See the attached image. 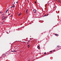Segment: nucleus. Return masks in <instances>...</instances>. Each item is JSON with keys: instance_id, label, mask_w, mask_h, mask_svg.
<instances>
[{"instance_id": "obj_1", "label": "nucleus", "mask_w": 61, "mask_h": 61, "mask_svg": "<svg viewBox=\"0 0 61 61\" xmlns=\"http://www.w3.org/2000/svg\"><path fill=\"white\" fill-rule=\"evenodd\" d=\"M5 17L4 19H6V15H5Z\"/></svg>"}, {"instance_id": "obj_2", "label": "nucleus", "mask_w": 61, "mask_h": 61, "mask_svg": "<svg viewBox=\"0 0 61 61\" xmlns=\"http://www.w3.org/2000/svg\"><path fill=\"white\" fill-rule=\"evenodd\" d=\"M8 9L6 10V11L5 12L6 13L7 12V11H8Z\"/></svg>"}, {"instance_id": "obj_3", "label": "nucleus", "mask_w": 61, "mask_h": 61, "mask_svg": "<svg viewBox=\"0 0 61 61\" xmlns=\"http://www.w3.org/2000/svg\"><path fill=\"white\" fill-rule=\"evenodd\" d=\"M55 35L56 36H58V35L56 34H55Z\"/></svg>"}, {"instance_id": "obj_4", "label": "nucleus", "mask_w": 61, "mask_h": 61, "mask_svg": "<svg viewBox=\"0 0 61 61\" xmlns=\"http://www.w3.org/2000/svg\"><path fill=\"white\" fill-rule=\"evenodd\" d=\"M21 15V13L19 15H18V16H20V15Z\"/></svg>"}, {"instance_id": "obj_5", "label": "nucleus", "mask_w": 61, "mask_h": 61, "mask_svg": "<svg viewBox=\"0 0 61 61\" xmlns=\"http://www.w3.org/2000/svg\"><path fill=\"white\" fill-rule=\"evenodd\" d=\"M12 52H16V51H15V50H13V51H12Z\"/></svg>"}, {"instance_id": "obj_6", "label": "nucleus", "mask_w": 61, "mask_h": 61, "mask_svg": "<svg viewBox=\"0 0 61 61\" xmlns=\"http://www.w3.org/2000/svg\"><path fill=\"white\" fill-rule=\"evenodd\" d=\"M26 14H27V11L26 10Z\"/></svg>"}, {"instance_id": "obj_7", "label": "nucleus", "mask_w": 61, "mask_h": 61, "mask_svg": "<svg viewBox=\"0 0 61 61\" xmlns=\"http://www.w3.org/2000/svg\"><path fill=\"white\" fill-rule=\"evenodd\" d=\"M57 47L59 48V47H60V46H57Z\"/></svg>"}, {"instance_id": "obj_8", "label": "nucleus", "mask_w": 61, "mask_h": 61, "mask_svg": "<svg viewBox=\"0 0 61 61\" xmlns=\"http://www.w3.org/2000/svg\"><path fill=\"white\" fill-rule=\"evenodd\" d=\"M36 11V10H33V12H35V11Z\"/></svg>"}, {"instance_id": "obj_9", "label": "nucleus", "mask_w": 61, "mask_h": 61, "mask_svg": "<svg viewBox=\"0 0 61 61\" xmlns=\"http://www.w3.org/2000/svg\"><path fill=\"white\" fill-rule=\"evenodd\" d=\"M39 46H38L37 47L38 48V49L39 48Z\"/></svg>"}, {"instance_id": "obj_10", "label": "nucleus", "mask_w": 61, "mask_h": 61, "mask_svg": "<svg viewBox=\"0 0 61 61\" xmlns=\"http://www.w3.org/2000/svg\"><path fill=\"white\" fill-rule=\"evenodd\" d=\"M35 4H36V1H35Z\"/></svg>"}, {"instance_id": "obj_11", "label": "nucleus", "mask_w": 61, "mask_h": 61, "mask_svg": "<svg viewBox=\"0 0 61 61\" xmlns=\"http://www.w3.org/2000/svg\"><path fill=\"white\" fill-rule=\"evenodd\" d=\"M46 52H45V53H44L45 55H46Z\"/></svg>"}, {"instance_id": "obj_12", "label": "nucleus", "mask_w": 61, "mask_h": 61, "mask_svg": "<svg viewBox=\"0 0 61 61\" xmlns=\"http://www.w3.org/2000/svg\"><path fill=\"white\" fill-rule=\"evenodd\" d=\"M28 46H29V45H28Z\"/></svg>"}, {"instance_id": "obj_13", "label": "nucleus", "mask_w": 61, "mask_h": 61, "mask_svg": "<svg viewBox=\"0 0 61 61\" xmlns=\"http://www.w3.org/2000/svg\"><path fill=\"white\" fill-rule=\"evenodd\" d=\"M1 13H2V12L1 11L0 12V14H1Z\"/></svg>"}, {"instance_id": "obj_14", "label": "nucleus", "mask_w": 61, "mask_h": 61, "mask_svg": "<svg viewBox=\"0 0 61 61\" xmlns=\"http://www.w3.org/2000/svg\"><path fill=\"white\" fill-rule=\"evenodd\" d=\"M12 7V8L13 7V5L12 7Z\"/></svg>"}, {"instance_id": "obj_15", "label": "nucleus", "mask_w": 61, "mask_h": 61, "mask_svg": "<svg viewBox=\"0 0 61 61\" xmlns=\"http://www.w3.org/2000/svg\"><path fill=\"white\" fill-rule=\"evenodd\" d=\"M2 24H4V22H2Z\"/></svg>"}, {"instance_id": "obj_16", "label": "nucleus", "mask_w": 61, "mask_h": 61, "mask_svg": "<svg viewBox=\"0 0 61 61\" xmlns=\"http://www.w3.org/2000/svg\"><path fill=\"white\" fill-rule=\"evenodd\" d=\"M36 11H35V12H34L35 13H36Z\"/></svg>"}, {"instance_id": "obj_17", "label": "nucleus", "mask_w": 61, "mask_h": 61, "mask_svg": "<svg viewBox=\"0 0 61 61\" xmlns=\"http://www.w3.org/2000/svg\"><path fill=\"white\" fill-rule=\"evenodd\" d=\"M5 56V54L4 55V56Z\"/></svg>"}, {"instance_id": "obj_18", "label": "nucleus", "mask_w": 61, "mask_h": 61, "mask_svg": "<svg viewBox=\"0 0 61 61\" xmlns=\"http://www.w3.org/2000/svg\"><path fill=\"white\" fill-rule=\"evenodd\" d=\"M15 2H14V4H15Z\"/></svg>"}, {"instance_id": "obj_19", "label": "nucleus", "mask_w": 61, "mask_h": 61, "mask_svg": "<svg viewBox=\"0 0 61 61\" xmlns=\"http://www.w3.org/2000/svg\"><path fill=\"white\" fill-rule=\"evenodd\" d=\"M4 18H3V19H2V20H4Z\"/></svg>"}, {"instance_id": "obj_20", "label": "nucleus", "mask_w": 61, "mask_h": 61, "mask_svg": "<svg viewBox=\"0 0 61 61\" xmlns=\"http://www.w3.org/2000/svg\"><path fill=\"white\" fill-rule=\"evenodd\" d=\"M58 2H60V1L59 0H58Z\"/></svg>"}, {"instance_id": "obj_21", "label": "nucleus", "mask_w": 61, "mask_h": 61, "mask_svg": "<svg viewBox=\"0 0 61 61\" xmlns=\"http://www.w3.org/2000/svg\"><path fill=\"white\" fill-rule=\"evenodd\" d=\"M15 5H14V6H13V7H15Z\"/></svg>"}, {"instance_id": "obj_22", "label": "nucleus", "mask_w": 61, "mask_h": 61, "mask_svg": "<svg viewBox=\"0 0 61 61\" xmlns=\"http://www.w3.org/2000/svg\"><path fill=\"white\" fill-rule=\"evenodd\" d=\"M29 46H29L28 47V48H29Z\"/></svg>"}, {"instance_id": "obj_23", "label": "nucleus", "mask_w": 61, "mask_h": 61, "mask_svg": "<svg viewBox=\"0 0 61 61\" xmlns=\"http://www.w3.org/2000/svg\"><path fill=\"white\" fill-rule=\"evenodd\" d=\"M39 48V49H40V47Z\"/></svg>"}, {"instance_id": "obj_24", "label": "nucleus", "mask_w": 61, "mask_h": 61, "mask_svg": "<svg viewBox=\"0 0 61 61\" xmlns=\"http://www.w3.org/2000/svg\"><path fill=\"white\" fill-rule=\"evenodd\" d=\"M52 51H50V52H52Z\"/></svg>"}, {"instance_id": "obj_25", "label": "nucleus", "mask_w": 61, "mask_h": 61, "mask_svg": "<svg viewBox=\"0 0 61 61\" xmlns=\"http://www.w3.org/2000/svg\"><path fill=\"white\" fill-rule=\"evenodd\" d=\"M49 15V14H48L47 15Z\"/></svg>"}, {"instance_id": "obj_26", "label": "nucleus", "mask_w": 61, "mask_h": 61, "mask_svg": "<svg viewBox=\"0 0 61 61\" xmlns=\"http://www.w3.org/2000/svg\"><path fill=\"white\" fill-rule=\"evenodd\" d=\"M9 15H10V14H9Z\"/></svg>"}, {"instance_id": "obj_27", "label": "nucleus", "mask_w": 61, "mask_h": 61, "mask_svg": "<svg viewBox=\"0 0 61 61\" xmlns=\"http://www.w3.org/2000/svg\"><path fill=\"white\" fill-rule=\"evenodd\" d=\"M10 17H12V16H10Z\"/></svg>"}, {"instance_id": "obj_28", "label": "nucleus", "mask_w": 61, "mask_h": 61, "mask_svg": "<svg viewBox=\"0 0 61 61\" xmlns=\"http://www.w3.org/2000/svg\"><path fill=\"white\" fill-rule=\"evenodd\" d=\"M16 3H17V2H16Z\"/></svg>"}, {"instance_id": "obj_29", "label": "nucleus", "mask_w": 61, "mask_h": 61, "mask_svg": "<svg viewBox=\"0 0 61 61\" xmlns=\"http://www.w3.org/2000/svg\"><path fill=\"white\" fill-rule=\"evenodd\" d=\"M46 16V15H45V16Z\"/></svg>"}, {"instance_id": "obj_30", "label": "nucleus", "mask_w": 61, "mask_h": 61, "mask_svg": "<svg viewBox=\"0 0 61 61\" xmlns=\"http://www.w3.org/2000/svg\"><path fill=\"white\" fill-rule=\"evenodd\" d=\"M3 17H4V16H3Z\"/></svg>"}]
</instances>
